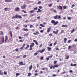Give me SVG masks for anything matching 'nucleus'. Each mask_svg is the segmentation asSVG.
I'll return each mask as SVG.
<instances>
[{"instance_id":"nucleus-36","label":"nucleus","mask_w":77,"mask_h":77,"mask_svg":"<svg viewBox=\"0 0 77 77\" xmlns=\"http://www.w3.org/2000/svg\"><path fill=\"white\" fill-rule=\"evenodd\" d=\"M4 75H7V72L6 71H4Z\"/></svg>"},{"instance_id":"nucleus-5","label":"nucleus","mask_w":77,"mask_h":77,"mask_svg":"<svg viewBox=\"0 0 77 77\" xmlns=\"http://www.w3.org/2000/svg\"><path fill=\"white\" fill-rule=\"evenodd\" d=\"M19 65H24L25 66L26 65V63H24L23 64V61L22 62H19Z\"/></svg>"},{"instance_id":"nucleus-16","label":"nucleus","mask_w":77,"mask_h":77,"mask_svg":"<svg viewBox=\"0 0 77 77\" xmlns=\"http://www.w3.org/2000/svg\"><path fill=\"white\" fill-rule=\"evenodd\" d=\"M5 2H12V0H5Z\"/></svg>"},{"instance_id":"nucleus-51","label":"nucleus","mask_w":77,"mask_h":77,"mask_svg":"<svg viewBox=\"0 0 77 77\" xmlns=\"http://www.w3.org/2000/svg\"><path fill=\"white\" fill-rule=\"evenodd\" d=\"M40 32L41 33H43L44 32V30H41Z\"/></svg>"},{"instance_id":"nucleus-11","label":"nucleus","mask_w":77,"mask_h":77,"mask_svg":"<svg viewBox=\"0 0 77 77\" xmlns=\"http://www.w3.org/2000/svg\"><path fill=\"white\" fill-rule=\"evenodd\" d=\"M26 45V44H23V46H22L20 48V50H22V49H23V48L24 47V46Z\"/></svg>"},{"instance_id":"nucleus-27","label":"nucleus","mask_w":77,"mask_h":77,"mask_svg":"<svg viewBox=\"0 0 77 77\" xmlns=\"http://www.w3.org/2000/svg\"><path fill=\"white\" fill-rule=\"evenodd\" d=\"M2 72V70H1L0 71V75H3V72Z\"/></svg>"},{"instance_id":"nucleus-64","label":"nucleus","mask_w":77,"mask_h":77,"mask_svg":"<svg viewBox=\"0 0 77 77\" xmlns=\"http://www.w3.org/2000/svg\"><path fill=\"white\" fill-rule=\"evenodd\" d=\"M45 69H46L45 68H43L42 69V70H43V71H44V70H45Z\"/></svg>"},{"instance_id":"nucleus-17","label":"nucleus","mask_w":77,"mask_h":77,"mask_svg":"<svg viewBox=\"0 0 77 77\" xmlns=\"http://www.w3.org/2000/svg\"><path fill=\"white\" fill-rule=\"evenodd\" d=\"M47 49L48 51H50L51 50V48L49 47H47Z\"/></svg>"},{"instance_id":"nucleus-56","label":"nucleus","mask_w":77,"mask_h":77,"mask_svg":"<svg viewBox=\"0 0 77 77\" xmlns=\"http://www.w3.org/2000/svg\"><path fill=\"white\" fill-rule=\"evenodd\" d=\"M39 9H42V7L41 6H40L39 7Z\"/></svg>"},{"instance_id":"nucleus-31","label":"nucleus","mask_w":77,"mask_h":77,"mask_svg":"<svg viewBox=\"0 0 77 77\" xmlns=\"http://www.w3.org/2000/svg\"><path fill=\"white\" fill-rule=\"evenodd\" d=\"M66 8H67V7L66 5H64L63 6V9H66Z\"/></svg>"},{"instance_id":"nucleus-15","label":"nucleus","mask_w":77,"mask_h":77,"mask_svg":"<svg viewBox=\"0 0 77 77\" xmlns=\"http://www.w3.org/2000/svg\"><path fill=\"white\" fill-rule=\"evenodd\" d=\"M8 36L7 35H5V42H6V41H8Z\"/></svg>"},{"instance_id":"nucleus-59","label":"nucleus","mask_w":77,"mask_h":77,"mask_svg":"<svg viewBox=\"0 0 77 77\" xmlns=\"http://www.w3.org/2000/svg\"><path fill=\"white\" fill-rule=\"evenodd\" d=\"M20 75V74L18 73H17L16 74V75Z\"/></svg>"},{"instance_id":"nucleus-40","label":"nucleus","mask_w":77,"mask_h":77,"mask_svg":"<svg viewBox=\"0 0 77 77\" xmlns=\"http://www.w3.org/2000/svg\"><path fill=\"white\" fill-rule=\"evenodd\" d=\"M75 6V5L73 4L72 5V6L71 7V8H73V7H74Z\"/></svg>"},{"instance_id":"nucleus-18","label":"nucleus","mask_w":77,"mask_h":77,"mask_svg":"<svg viewBox=\"0 0 77 77\" xmlns=\"http://www.w3.org/2000/svg\"><path fill=\"white\" fill-rule=\"evenodd\" d=\"M29 44H27L26 45V47L25 48V49L27 50V48H29Z\"/></svg>"},{"instance_id":"nucleus-8","label":"nucleus","mask_w":77,"mask_h":77,"mask_svg":"<svg viewBox=\"0 0 77 77\" xmlns=\"http://www.w3.org/2000/svg\"><path fill=\"white\" fill-rule=\"evenodd\" d=\"M51 26H50L47 30V33H49L50 30H51Z\"/></svg>"},{"instance_id":"nucleus-58","label":"nucleus","mask_w":77,"mask_h":77,"mask_svg":"<svg viewBox=\"0 0 77 77\" xmlns=\"http://www.w3.org/2000/svg\"><path fill=\"white\" fill-rule=\"evenodd\" d=\"M69 56L66 57V59H69Z\"/></svg>"},{"instance_id":"nucleus-50","label":"nucleus","mask_w":77,"mask_h":77,"mask_svg":"<svg viewBox=\"0 0 77 77\" xmlns=\"http://www.w3.org/2000/svg\"><path fill=\"white\" fill-rule=\"evenodd\" d=\"M37 54H38V53H35L34 54L35 56H36Z\"/></svg>"},{"instance_id":"nucleus-28","label":"nucleus","mask_w":77,"mask_h":77,"mask_svg":"<svg viewBox=\"0 0 77 77\" xmlns=\"http://www.w3.org/2000/svg\"><path fill=\"white\" fill-rule=\"evenodd\" d=\"M61 27H67V25H62L61 26Z\"/></svg>"},{"instance_id":"nucleus-44","label":"nucleus","mask_w":77,"mask_h":77,"mask_svg":"<svg viewBox=\"0 0 77 77\" xmlns=\"http://www.w3.org/2000/svg\"><path fill=\"white\" fill-rule=\"evenodd\" d=\"M54 64H56L57 63V61H54Z\"/></svg>"},{"instance_id":"nucleus-34","label":"nucleus","mask_w":77,"mask_h":77,"mask_svg":"<svg viewBox=\"0 0 77 77\" xmlns=\"http://www.w3.org/2000/svg\"><path fill=\"white\" fill-rule=\"evenodd\" d=\"M54 66L55 68H57V67H59V66L57 64H56L54 65Z\"/></svg>"},{"instance_id":"nucleus-41","label":"nucleus","mask_w":77,"mask_h":77,"mask_svg":"<svg viewBox=\"0 0 77 77\" xmlns=\"http://www.w3.org/2000/svg\"><path fill=\"white\" fill-rule=\"evenodd\" d=\"M23 37H21V36H19V39H23Z\"/></svg>"},{"instance_id":"nucleus-29","label":"nucleus","mask_w":77,"mask_h":77,"mask_svg":"<svg viewBox=\"0 0 77 77\" xmlns=\"http://www.w3.org/2000/svg\"><path fill=\"white\" fill-rule=\"evenodd\" d=\"M28 36V33H27L26 34H25L23 35V36Z\"/></svg>"},{"instance_id":"nucleus-60","label":"nucleus","mask_w":77,"mask_h":77,"mask_svg":"<svg viewBox=\"0 0 77 77\" xmlns=\"http://www.w3.org/2000/svg\"><path fill=\"white\" fill-rule=\"evenodd\" d=\"M70 42H71V40H68V43H70Z\"/></svg>"},{"instance_id":"nucleus-45","label":"nucleus","mask_w":77,"mask_h":77,"mask_svg":"<svg viewBox=\"0 0 77 77\" xmlns=\"http://www.w3.org/2000/svg\"><path fill=\"white\" fill-rule=\"evenodd\" d=\"M41 3V2L40 1H39L38 2V5H40Z\"/></svg>"},{"instance_id":"nucleus-1","label":"nucleus","mask_w":77,"mask_h":77,"mask_svg":"<svg viewBox=\"0 0 77 77\" xmlns=\"http://www.w3.org/2000/svg\"><path fill=\"white\" fill-rule=\"evenodd\" d=\"M51 23L53 24L54 26H56V25H57L59 23V22L57 21H55L54 20H52L51 21Z\"/></svg>"},{"instance_id":"nucleus-24","label":"nucleus","mask_w":77,"mask_h":77,"mask_svg":"<svg viewBox=\"0 0 77 77\" xmlns=\"http://www.w3.org/2000/svg\"><path fill=\"white\" fill-rule=\"evenodd\" d=\"M41 12V10L39 9H38V11H37V13H39V12Z\"/></svg>"},{"instance_id":"nucleus-35","label":"nucleus","mask_w":77,"mask_h":77,"mask_svg":"<svg viewBox=\"0 0 77 77\" xmlns=\"http://www.w3.org/2000/svg\"><path fill=\"white\" fill-rule=\"evenodd\" d=\"M64 32V30H62L61 31V32H60V33L61 34H62L63 33V32Z\"/></svg>"},{"instance_id":"nucleus-3","label":"nucleus","mask_w":77,"mask_h":77,"mask_svg":"<svg viewBox=\"0 0 77 77\" xmlns=\"http://www.w3.org/2000/svg\"><path fill=\"white\" fill-rule=\"evenodd\" d=\"M61 16H60V15H56L55 16H54V19L55 20H56V19H58V20L60 19L61 18Z\"/></svg>"},{"instance_id":"nucleus-54","label":"nucleus","mask_w":77,"mask_h":77,"mask_svg":"<svg viewBox=\"0 0 77 77\" xmlns=\"http://www.w3.org/2000/svg\"><path fill=\"white\" fill-rule=\"evenodd\" d=\"M32 47H30V48L29 49V50L30 51L32 50Z\"/></svg>"},{"instance_id":"nucleus-63","label":"nucleus","mask_w":77,"mask_h":77,"mask_svg":"<svg viewBox=\"0 0 77 77\" xmlns=\"http://www.w3.org/2000/svg\"><path fill=\"white\" fill-rule=\"evenodd\" d=\"M74 41L75 42H77V38L75 39L74 40Z\"/></svg>"},{"instance_id":"nucleus-19","label":"nucleus","mask_w":77,"mask_h":77,"mask_svg":"<svg viewBox=\"0 0 77 77\" xmlns=\"http://www.w3.org/2000/svg\"><path fill=\"white\" fill-rule=\"evenodd\" d=\"M64 43H66V41H67V38H64Z\"/></svg>"},{"instance_id":"nucleus-39","label":"nucleus","mask_w":77,"mask_h":77,"mask_svg":"<svg viewBox=\"0 0 77 77\" xmlns=\"http://www.w3.org/2000/svg\"><path fill=\"white\" fill-rule=\"evenodd\" d=\"M7 9H8V8H4V10L5 11H6Z\"/></svg>"},{"instance_id":"nucleus-37","label":"nucleus","mask_w":77,"mask_h":77,"mask_svg":"<svg viewBox=\"0 0 77 77\" xmlns=\"http://www.w3.org/2000/svg\"><path fill=\"white\" fill-rule=\"evenodd\" d=\"M22 12H24V13H25V14H26V13H27V12L26 11H24V10H22Z\"/></svg>"},{"instance_id":"nucleus-4","label":"nucleus","mask_w":77,"mask_h":77,"mask_svg":"<svg viewBox=\"0 0 77 77\" xmlns=\"http://www.w3.org/2000/svg\"><path fill=\"white\" fill-rule=\"evenodd\" d=\"M45 51V49L44 48H43L42 50H38L37 51V53H42L43 52H44Z\"/></svg>"},{"instance_id":"nucleus-53","label":"nucleus","mask_w":77,"mask_h":77,"mask_svg":"<svg viewBox=\"0 0 77 77\" xmlns=\"http://www.w3.org/2000/svg\"><path fill=\"white\" fill-rule=\"evenodd\" d=\"M35 44H36V45H38V42H36L35 43Z\"/></svg>"},{"instance_id":"nucleus-52","label":"nucleus","mask_w":77,"mask_h":77,"mask_svg":"<svg viewBox=\"0 0 77 77\" xmlns=\"http://www.w3.org/2000/svg\"><path fill=\"white\" fill-rule=\"evenodd\" d=\"M16 51H17L18 52L19 51V50H18V48H16L15 50Z\"/></svg>"},{"instance_id":"nucleus-47","label":"nucleus","mask_w":77,"mask_h":77,"mask_svg":"<svg viewBox=\"0 0 77 77\" xmlns=\"http://www.w3.org/2000/svg\"><path fill=\"white\" fill-rule=\"evenodd\" d=\"M31 73H28V76H29V77H30V76L31 75Z\"/></svg>"},{"instance_id":"nucleus-23","label":"nucleus","mask_w":77,"mask_h":77,"mask_svg":"<svg viewBox=\"0 0 77 77\" xmlns=\"http://www.w3.org/2000/svg\"><path fill=\"white\" fill-rule=\"evenodd\" d=\"M30 13V14H32L33 13V12H35V11L34 10H31L30 11H29Z\"/></svg>"},{"instance_id":"nucleus-20","label":"nucleus","mask_w":77,"mask_h":77,"mask_svg":"<svg viewBox=\"0 0 77 77\" xmlns=\"http://www.w3.org/2000/svg\"><path fill=\"white\" fill-rule=\"evenodd\" d=\"M9 33H10V35L11 38H12V31H10Z\"/></svg>"},{"instance_id":"nucleus-62","label":"nucleus","mask_w":77,"mask_h":77,"mask_svg":"<svg viewBox=\"0 0 77 77\" xmlns=\"http://www.w3.org/2000/svg\"><path fill=\"white\" fill-rule=\"evenodd\" d=\"M52 45H53V44H52V43L50 44L49 45L50 47H51V46H52Z\"/></svg>"},{"instance_id":"nucleus-48","label":"nucleus","mask_w":77,"mask_h":77,"mask_svg":"<svg viewBox=\"0 0 77 77\" xmlns=\"http://www.w3.org/2000/svg\"><path fill=\"white\" fill-rule=\"evenodd\" d=\"M26 55H24L23 56V58H25L26 57Z\"/></svg>"},{"instance_id":"nucleus-42","label":"nucleus","mask_w":77,"mask_h":77,"mask_svg":"<svg viewBox=\"0 0 77 77\" xmlns=\"http://www.w3.org/2000/svg\"><path fill=\"white\" fill-rule=\"evenodd\" d=\"M34 10H35V11H36L37 9H38V7H36L35 8H34Z\"/></svg>"},{"instance_id":"nucleus-14","label":"nucleus","mask_w":77,"mask_h":77,"mask_svg":"<svg viewBox=\"0 0 77 77\" xmlns=\"http://www.w3.org/2000/svg\"><path fill=\"white\" fill-rule=\"evenodd\" d=\"M33 35H36L37 34L38 35L39 34V32H38V31H36V32H34L33 33Z\"/></svg>"},{"instance_id":"nucleus-2","label":"nucleus","mask_w":77,"mask_h":77,"mask_svg":"<svg viewBox=\"0 0 77 77\" xmlns=\"http://www.w3.org/2000/svg\"><path fill=\"white\" fill-rule=\"evenodd\" d=\"M22 18V17L21 16H18L17 14L15 16H14L12 17V18L13 19L14 18Z\"/></svg>"},{"instance_id":"nucleus-13","label":"nucleus","mask_w":77,"mask_h":77,"mask_svg":"<svg viewBox=\"0 0 77 77\" xmlns=\"http://www.w3.org/2000/svg\"><path fill=\"white\" fill-rule=\"evenodd\" d=\"M53 33H54V34H57L59 32V31L57 30V31H53Z\"/></svg>"},{"instance_id":"nucleus-33","label":"nucleus","mask_w":77,"mask_h":77,"mask_svg":"<svg viewBox=\"0 0 77 77\" xmlns=\"http://www.w3.org/2000/svg\"><path fill=\"white\" fill-rule=\"evenodd\" d=\"M67 19L68 20H71V17H67Z\"/></svg>"},{"instance_id":"nucleus-25","label":"nucleus","mask_w":77,"mask_h":77,"mask_svg":"<svg viewBox=\"0 0 77 77\" xmlns=\"http://www.w3.org/2000/svg\"><path fill=\"white\" fill-rule=\"evenodd\" d=\"M75 29H73L72 30L71 32V33H73V32H75Z\"/></svg>"},{"instance_id":"nucleus-21","label":"nucleus","mask_w":77,"mask_h":77,"mask_svg":"<svg viewBox=\"0 0 77 77\" xmlns=\"http://www.w3.org/2000/svg\"><path fill=\"white\" fill-rule=\"evenodd\" d=\"M1 33H0V35H2V36L4 35V33H3V32L2 31H0Z\"/></svg>"},{"instance_id":"nucleus-49","label":"nucleus","mask_w":77,"mask_h":77,"mask_svg":"<svg viewBox=\"0 0 77 77\" xmlns=\"http://www.w3.org/2000/svg\"><path fill=\"white\" fill-rule=\"evenodd\" d=\"M48 6L49 7H51V6H52V4H49Z\"/></svg>"},{"instance_id":"nucleus-10","label":"nucleus","mask_w":77,"mask_h":77,"mask_svg":"<svg viewBox=\"0 0 77 77\" xmlns=\"http://www.w3.org/2000/svg\"><path fill=\"white\" fill-rule=\"evenodd\" d=\"M35 45V44L33 42L31 43V45H30L29 47H33Z\"/></svg>"},{"instance_id":"nucleus-61","label":"nucleus","mask_w":77,"mask_h":77,"mask_svg":"<svg viewBox=\"0 0 77 77\" xmlns=\"http://www.w3.org/2000/svg\"><path fill=\"white\" fill-rule=\"evenodd\" d=\"M40 59L41 60H43L44 59V57H42Z\"/></svg>"},{"instance_id":"nucleus-12","label":"nucleus","mask_w":77,"mask_h":77,"mask_svg":"<svg viewBox=\"0 0 77 77\" xmlns=\"http://www.w3.org/2000/svg\"><path fill=\"white\" fill-rule=\"evenodd\" d=\"M57 8H58L59 9H61V11H62V7H61L60 5L57 6Z\"/></svg>"},{"instance_id":"nucleus-22","label":"nucleus","mask_w":77,"mask_h":77,"mask_svg":"<svg viewBox=\"0 0 77 77\" xmlns=\"http://www.w3.org/2000/svg\"><path fill=\"white\" fill-rule=\"evenodd\" d=\"M32 65H31L29 67V70H32Z\"/></svg>"},{"instance_id":"nucleus-26","label":"nucleus","mask_w":77,"mask_h":77,"mask_svg":"<svg viewBox=\"0 0 77 77\" xmlns=\"http://www.w3.org/2000/svg\"><path fill=\"white\" fill-rule=\"evenodd\" d=\"M23 29L24 31H29V29H27L23 28Z\"/></svg>"},{"instance_id":"nucleus-55","label":"nucleus","mask_w":77,"mask_h":77,"mask_svg":"<svg viewBox=\"0 0 77 77\" xmlns=\"http://www.w3.org/2000/svg\"><path fill=\"white\" fill-rule=\"evenodd\" d=\"M20 57H20V56H17L16 57V58L17 59H19V58H20Z\"/></svg>"},{"instance_id":"nucleus-38","label":"nucleus","mask_w":77,"mask_h":77,"mask_svg":"<svg viewBox=\"0 0 77 77\" xmlns=\"http://www.w3.org/2000/svg\"><path fill=\"white\" fill-rule=\"evenodd\" d=\"M33 27V25H30L29 26L30 28H32V27Z\"/></svg>"},{"instance_id":"nucleus-57","label":"nucleus","mask_w":77,"mask_h":77,"mask_svg":"<svg viewBox=\"0 0 77 77\" xmlns=\"http://www.w3.org/2000/svg\"><path fill=\"white\" fill-rule=\"evenodd\" d=\"M52 36V34L51 33H50L49 34V36H50V37H51V36Z\"/></svg>"},{"instance_id":"nucleus-46","label":"nucleus","mask_w":77,"mask_h":77,"mask_svg":"<svg viewBox=\"0 0 77 77\" xmlns=\"http://www.w3.org/2000/svg\"><path fill=\"white\" fill-rule=\"evenodd\" d=\"M71 46H69V47H68V50H70V48H71Z\"/></svg>"},{"instance_id":"nucleus-43","label":"nucleus","mask_w":77,"mask_h":77,"mask_svg":"<svg viewBox=\"0 0 77 77\" xmlns=\"http://www.w3.org/2000/svg\"><path fill=\"white\" fill-rule=\"evenodd\" d=\"M53 11H54V12H55V13H57V11H56V10L55 9H54L53 10Z\"/></svg>"},{"instance_id":"nucleus-6","label":"nucleus","mask_w":77,"mask_h":77,"mask_svg":"<svg viewBox=\"0 0 77 77\" xmlns=\"http://www.w3.org/2000/svg\"><path fill=\"white\" fill-rule=\"evenodd\" d=\"M1 41L2 43L5 42V37L4 36H2L1 37Z\"/></svg>"},{"instance_id":"nucleus-32","label":"nucleus","mask_w":77,"mask_h":77,"mask_svg":"<svg viewBox=\"0 0 77 77\" xmlns=\"http://www.w3.org/2000/svg\"><path fill=\"white\" fill-rule=\"evenodd\" d=\"M40 26H41L42 27H45V26L43 25H42V23L40 24Z\"/></svg>"},{"instance_id":"nucleus-30","label":"nucleus","mask_w":77,"mask_h":77,"mask_svg":"<svg viewBox=\"0 0 77 77\" xmlns=\"http://www.w3.org/2000/svg\"><path fill=\"white\" fill-rule=\"evenodd\" d=\"M35 16V14H30V17H33V16Z\"/></svg>"},{"instance_id":"nucleus-7","label":"nucleus","mask_w":77,"mask_h":77,"mask_svg":"<svg viewBox=\"0 0 77 77\" xmlns=\"http://www.w3.org/2000/svg\"><path fill=\"white\" fill-rule=\"evenodd\" d=\"M26 7V5L25 4H24L23 6H21V8L22 9H24V8H25Z\"/></svg>"},{"instance_id":"nucleus-9","label":"nucleus","mask_w":77,"mask_h":77,"mask_svg":"<svg viewBox=\"0 0 77 77\" xmlns=\"http://www.w3.org/2000/svg\"><path fill=\"white\" fill-rule=\"evenodd\" d=\"M20 10V8L18 7L14 9L15 11H18Z\"/></svg>"}]
</instances>
